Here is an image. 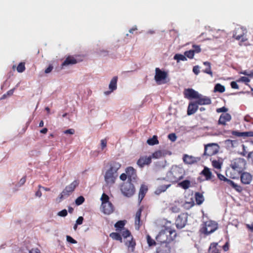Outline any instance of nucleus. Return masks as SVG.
<instances>
[{"mask_svg":"<svg viewBox=\"0 0 253 253\" xmlns=\"http://www.w3.org/2000/svg\"><path fill=\"white\" fill-rule=\"evenodd\" d=\"M231 120V116L229 113L222 114L218 121V125L225 126L226 123L230 121Z\"/></svg>","mask_w":253,"mask_h":253,"instance_id":"4468645a","label":"nucleus"},{"mask_svg":"<svg viewBox=\"0 0 253 253\" xmlns=\"http://www.w3.org/2000/svg\"><path fill=\"white\" fill-rule=\"evenodd\" d=\"M75 130L73 128H70V129H67L65 131H64V133L65 134H73L75 133Z\"/></svg>","mask_w":253,"mask_h":253,"instance_id":"bf43d9fd","label":"nucleus"},{"mask_svg":"<svg viewBox=\"0 0 253 253\" xmlns=\"http://www.w3.org/2000/svg\"><path fill=\"white\" fill-rule=\"evenodd\" d=\"M126 172L127 176V181H134L137 177L136 170L132 167H128L126 169Z\"/></svg>","mask_w":253,"mask_h":253,"instance_id":"f8f14e48","label":"nucleus"},{"mask_svg":"<svg viewBox=\"0 0 253 253\" xmlns=\"http://www.w3.org/2000/svg\"><path fill=\"white\" fill-rule=\"evenodd\" d=\"M110 237L113 239L122 242V238L120 234L116 232H113L110 234Z\"/></svg>","mask_w":253,"mask_h":253,"instance_id":"72a5a7b5","label":"nucleus"},{"mask_svg":"<svg viewBox=\"0 0 253 253\" xmlns=\"http://www.w3.org/2000/svg\"><path fill=\"white\" fill-rule=\"evenodd\" d=\"M152 162L151 156H141L137 162V165L140 168H143L145 165H149Z\"/></svg>","mask_w":253,"mask_h":253,"instance_id":"ddd939ff","label":"nucleus"},{"mask_svg":"<svg viewBox=\"0 0 253 253\" xmlns=\"http://www.w3.org/2000/svg\"><path fill=\"white\" fill-rule=\"evenodd\" d=\"M85 201L84 197L82 196H80L78 197L75 200V204L77 206L82 205Z\"/></svg>","mask_w":253,"mask_h":253,"instance_id":"79ce46f5","label":"nucleus"},{"mask_svg":"<svg viewBox=\"0 0 253 253\" xmlns=\"http://www.w3.org/2000/svg\"><path fill=\"white\" fill-rule=\"evenodd\" d=\"M228 111V109L226 108L225 107H222L221 108H219L216 109V112L217 113H221V112H226Z\"/></svg>","mask_w":253,"mask_h":253,"instance_id":"6e6d98bb","label":"nucleus"},{"mask_svg":"<svg viewBox=\"0 0 253 253\" xmlns=\"http://www.w3.org/2000/svg\"><path fill=\"white\" fill-rule=\"evenodd\" d=\"M167 77L168 73L166 72L162 71L159 68H156L155 69V75L154 79L158 84L166 83L167 82L166 80Z\"/></svg>","mask_w":253,"mask_h":253,"instance_id":"6e6552de","label":"nucleus"},{"mask_svg":"<svg viewBox=\"0 0 253 253\" xmlns=\"http://www.w3.org/2000/svg\"><path fill=\"white\" fill-rule=\"evenodd\" d=\"M195 198L196 204L198 205H201L204 201V197L203 194L199 192H196L195 194Z\"/></svg>","mask_w":253,"mask_h":253,"instance_id":"c756f323","label":"nucleus"},{"mask_svg":"<svg viewBox=\"0 0 253 253\" xmlns=\"http://www.w3.org/2000/svg\"><path fill=\"white\" fill-rule=\"evenodd\" d=\"M232 134L238 137H253V131L239 132L237 131H233Z\"/></svg>","mask_w":253,"mask_h":253,"instance_id":"393cba45","label":"nucleus"},{"mask_svg":"<svg viewBox=\"0 0 253 253\" xmlns=\"http://www.w3.org/2000/svg\"><path fill=\"white\" fill-rule=\"evenodd\" d=\"M198 109V104L196 101L193 102H190L189 104L187 109V115H191L194 114Z\"/></svg>","mask_w":253,"mask_h":253,"instance_id":"412c9836","label":"nucleus"},{"mask_svg":"<svg viewBox=\"0 0 253 253\" xmlns=\"http://www.w3.org/2000/svg\"><path fill=\"white\" fill-rule=\"evenodd\" d=\"M219 248V246L217 243H211L209 247L208 252L209 253H221Z\"/></svg>","mask_w":253,"mask_h":253,"instance_id":"b1692460","label":"nucleus"},{"mask_svg":"<svg viewBox=\"0 0 253 253\" xmlns=\"http://www.w3.org/2000/svg\"><path fill=\"white\" fill-rule=\"evenodd\" d=\"M125 220H120L116 223L115 224V227L116 228L117 230H121L122 229L125 225Z\"/></svg>","mask_w":253,"mask_h":253,"instance_id":"f704fd0d","label":"nucleus"},{"mask_svg":"<svg viewBox=\"0 0 253 253\" xmlns=\"http://www.w3.org/2000/svg\"><path fill=\"white\" fill-rule=\"evenodd\" d=\"M229 185L231 186L237 191L240 192L243 190V188L241 186L235 183L233 181L231 180V181H229Z\"/></svg>","mask_w":253,"mask_h":253,"instance_id":"e433bc0d","label":"nucleus"},{"mask_svg":"<svg viewBox=\"0 0 253 253\" xmlns=\"http://www.w3.org/2000/svg\"><path fill=\"white\" fill-rule=\"evenodd\" d=\"M53 67L52 65H49L48 67L45 70L44 72L46 74L49 73L53 70Z\"/></svg>","mask_w":253,"mask_h":253,"instance_id":"052dcab7","label":"nucleus"},{"mask_svg":"<svg viewBox=\"0 0 253 253\" xmlns=\"http://www.w3.org/2000/svg\"><path fill=\"white\" fill-rule=\"evenodd\" d=\"M246 226L251 231L253 232V223L251 224H247Z\"/></svg>","mask_w":253,"mask_h":253,"instance_id":"774afa93","label":"nucleus"},{"mask_svg":"<svg viewBox=\"0 0 253 253\" xmlns=\"http://www.w3.org/2000/svg\"><path fill=\"white\" fill-rule=\"evenodd\" d=\"M183 162L187 164H193L197 162L196 158L192 156L184 154L183 157Z\"/></svg>","mask_w":253,"mask_h":253,"instance_id":"a878e982","label":"nucleus"},{"mask_svg":"<svg viewBox=\"0 0 253 253\" xmlns=\"http://www.w3.org/2000/svg\"><path fill=\"white\" fill-rule=\"evenodd\" d=\"M246 161L244 158H237L231 162L230 168L226 170V175L232 179L238 178L246 169Z\"/></svg>","mask_w":253,"mask_h":253,"instance_id":"f257e3e1","label":"nucleus"},{"mask_svg":"<svg viewBox=\"0 0 253 253\" xmlns=\"http://www.w3.org/2000/svg\"><path fill=\"white\" fill-rule=\"evenodd\" d=\"M169 176L171 182L173 183L177 182L183 178V170L177 166L172 167Z\"/></svg>","mask_w":253,"mask_h":253,"instance_id":"20e7f679","label":"nucleus"},{"mask_svg":"<svg viewBox=\"0 0 253 253\" xmlns=\"http://www.w3.org/2000/svg\"><path fill=\"white\" fill-rule=\"evenodd\" d=\"M178 185L184 189H187L190 187L191 182L189 180H185L179 182Z\"/></svg>","mask_w":253,"mask_h":253,"instance_id":"2f4dec72","label":"nucleus"},{"mask_svg":"<svg viewBox=\"0 0 253 253\" xmlns=\"http://www.w3.org/2000/svg\"><path fill=\"white\" fill-rule=\"evenodd\" d=\"M168 138L172 142H174L176 139V136L175 133H170L168 135Z\"/></svg>","mask_w":253,"mask_h":253,"instance_id":"3c124183","label":"nucleus"},{"mask_svg":"<svg viewBox=\"0 0 253 253\" xmlns=\"http://www.w3.org/2000/svg\"><path fill=\"white\" fill-rule=\"evenodd\" d=\"M25 69V63L24 62H20L16 68L17 71L19 73L23 72Z\"/></svg>","mask_w":253,"mask_h":253,"instance_id":"ea45409f","label":"nucleus"},{"mask_svg":"<svg viewBox=\"0 0 253 253\" xmlns=\"http://www.w3.org/2000/svg\"><path fill=\"white\" fill-rule=\"evenodd\" d=\"M166 155V152L164 150H158L152 154V158L154 159H159L164 157Z\"/></svg>","mask_w":253,"mask_h":253,"instance_id":"7c9ffc66","label":"nucleus"},{"mask_svg":"<svg viewBox=\"0 0 253 253\" xmlns=\"http://www.w3.org/2000/svg\"><path fill=\"white\" fill-rule=\"evenodd\" d=\"M187 221V214L184 213L179 215L175 220V224L177 228L181 229L186 224Z\"/></svg>","mask_w":253,"mask_h":253,"instance_id":"9d476101","label":"nucleus"},{"mask_svg":"<svg viewBox=\"0 0 253 253\" xmlns=\"http://www.w3.org/2000/svg\"><path fill=\"white\" fill-rule=\"evenodd\" d=\"M217 176L218 178L221 180V181H224L225 182H226L229 185V181H231V180L225 177L223 175L220 174V173H217Z\"/></svg>","mask_w":253,"mask_h":253,"instance_id":"c03bdc74","label":"nucleus"},{"mask_svg":"<svg viewBox=\"0 0 253 253\" xmlns=\"http://www.w3.org/2000/svg\"><path fill=\"white\" fill-rule=\"evenodd\" d=\"M244 35L245 33L242 28H237L234 32L233 37L237 40H240Z\"/></svg>","mask_w":253,"mask_h":253,"instance_id":"bb28decb","label":"nucleus"},{"mask_svg":"<svg viewBox=\"0 0 253 253\" xmlns=\"http://www.w3.org/2000/svg\"><path fill=\"white\" fill-rule=\"evenodd\" d=\"M67 214L68 213L67 210L64 209L59 211L58 213V215L62 217H65L67 215Z\"/></svg>","mask_w":253,"mask_h":253,"instance_id":"864d4df0","label":"nucleus"},{"mask_svg":"<svg viewBox=\"0 0 253 253\" xmlns=\"http://www.w3.org/2000/svg\"><path fill=\"white\" fill-rule=\"evenodd\" d=\"M173 59L176 60L177 62H179L180 61H186L187 60V58L185 55H182L181 54H176L174 57Z\"/></svg>","mask_w":253,"mask_h":253,"instance_id":"4c0bfd02","label":"nucleus"},{"mask_svg":"<svg viewBox=\"0 0 253 253\" xmlns=\"http://www.w3.org/2000/svg\"><path fill=\"white\" fill-rule=\"evenodd\" d=\"M79 61L73 56H67L64 62L62 63L61 66H67L77 64Z\"/></svg>","mask_w":253,"mask_h":253,"instance_id":"aec40b11","label":"nucleus"},{"mask_svg":"<svg viewBox=\"0 0 253 253\" xmlns=\"http://www.w3.org/2000/svg\"><path fill=\"white\" fill-rule=\"evenodd\" d=\"M248 158L250 159L253 164V151L250 152L248 155Z\"/></svg>","mask_w":253,"mask_h":253,"instance_id":"69168bd1","label":"nucleus"},{"mask_svg":"<svg viewBox=\"0 0 253 253\" xmlns=\"http://www.w3.org/2000/svg\"><path fill=\"white\" fill-rule=\"evenodd\" d=\"M109 198L108 196L107 195H106V194L103 193L102 195V196L101 198V200L102 201V204H103V203H105L110 202L109 201Z\"/></svg>","mask_w":253,"mask_h":253,"instance_id":"a18cd8bd","label":"nucleus"},{"mask_svg":"<svg viewBox=\"0 0 253 253\" xmlns=\"http://www.w3.org/2000/svg\"><path fill=\"white\" fill-rule=\"evenodd\" d=\"M176 232L174 230H172L170 228L165 227L162 229L158 235L156 236V239L157 242L160 244H168L174 240L176 237Z\"/></svg>","mask_w":253,"mask_h":253,"instance_id":"7ed1b4c3","label":"nucleus"},{"mask_svg":"<svg viewBox=\"0 0 253 253\" xmlns=\"http://www.w3.org/2000/svg\"><path fill=\"white\" fill-rule=\"evenodd\" d=\"M217 229V224L212 221L210 220L204 222L200 231L202 233L209 235Z\"/></svg>","mask_w":253,"mask_h":253,"instance_id":"423d86ee","label":"nucleus"},{"mask_svg":"<svg viewBox=\"0 0 253 253\" xmlns=\"http://www.w3.org/2000/svg\"><path fill=\"white\" fill-rule=\"evenodd\" d=\"M203 72L210 75L211 77H212V72L211 70V67H206V68L203 70Z\"/></svg>","mask_w":253,"mask_h":253,"instance_id":"603ef678","label":"nucleus"},{"mask_svg":"<svg viewBox=\"0 0 253 253\" xmlns=\"http://www.w3.org/2000/svg\"><path fill=\"white\" fill-rule=\"evenodd\" d=\"M199 98H196V102L198 105H209L211 104V100L210 98L207 96H203L201 94H199Z\"/></svg>","mask_w":253,"mask_h":253,"instance_id":"6ab92c4d","label":"nucleus"},{"mask_svg":"<svg viewBox=\"0 0 253 253\" xmlns=\"http://www.w3.org/2000/svg\"><path fill=\"white\" fill-rule=\"evenodd\" d=\"M193 49H192L194 53H200L201 51V49L200 48V46L199 45L194 44L192 46Z\"/></svg>","mask_w":253,"mask_h":253,"instance_id":"09e8293b","label":"nucleus"},{"mask_svg":"<svg viewBox=\"0 0 253 253\" xmlns=\"http://www.w3.org/2000/svg\"><path fill=\"white\" fill-rule=\"evenodd\" d=\"M241 181L244 184H249L252 180V175L249 172H242L240 175Z\"/></svg>","mask_w":253,"mask_h":253,"instance_id":"f3484780","label":"nucleus"},{"mask_svg":"<svg viewBox=\"0 0 253 253\" xmlns=\"http://www.w3.org/2000/svg\"><path fill=\"white\" fill-rule=\"evenodd\" d=\"M126 245L128 248H131L132 251H133L135 246V242L133 240L132 237L131 238V240L127 241L126 242Z\"/></svg>","mask_w":253,"mask_h":253,"instance_id":"58836bf2","label":"nucleus"},{"mask_svg":"<svg viewBox=\"0 0 253 253\" xmlns=\"http://www.w3.org/2000/svg\"><path fill=\"white\" fill-rule=\"evenodd\" d=\"M214 91L219 92L222 93L225 91V87L220 84H215L214 88Z\"/></svg>","mask_w":253,"mask_h":253,"instance_id":"c9c22d12","label":"nucleus"},{"mask_svg":"<svg viewBox=\"0 0 253 253\" xmlns=\"http://www.w3.org/2000/svg\"><path fill=\"white\" fill-rule=\"evenodd\" d=\"M142 209L141 208L139 209L138 210L136 211L135 217V224L136 226V228L139 229L140 226V217L141 215Z\"/></svg>","mask_w":253,"mask_h":253,"instance_id":"cd10ccee","label":"nucleus"},{"mask_svg":"<svg viewBox=\"0 0 253 253\" xmlns=\"http://www.w3.org/2000/svg\"><path fill=\"white\" fill-rule=\"evenodd\" d=\"M107 140L105 138L101 140V149H104L107 146Z\"/></svg>","mask_w":253,"mask_h":253,"instance_id":"4d7b16f0","label":"nucleus"},{"mask_svg":"<svg viewBox=\"0 0 253 253\" xmlns=\"http://www.w3.org/2000/svg\"><path fill=\"white\" fill-rule=\"evenodd\" d=\"M211 163L212 166L213 168L217 169H220L221 168L222 163H220L219 161L213 160Z\"/></svg>","mask_w":253,"mask_h":253,"instance_id":"a19ab883","label":"nucleus"},{"mask_svg":"<svg viewBox=\"0 0 253 253\" xmlns=\"http://www.w3.org/2000/svg\"><path fill=\"white\" fill-rule=\"evenodd\" d=\"M193 72L196 75H198L200 73L199 67L198 66H195L193 68Z\"/></svg>","mask_w":253,"mask_h":253,"instance_id":"13d9d810","label":"nucleus"},{"mask_svg":"<svg viewBox=\"0 0 253 253\" xmlns=\"http://www.w3.org/2000/svg\"><path fill=\"white\" fill-rule=\"evenodd\" d=\"M147 241L149 246H150L156 245V242L153 240L149 235L147 236Z\"/></svg>","mask_w":253,"mask_h":253,"instance_id":"de8ad7c7","label":"nucleus"},{"mask_svg":"<svg viewBox=\"0 0 253 253\" xmlns=\"http://www.w3.org/2000/svg\"><path fill=\"white\" fill-rule=\"evenodd\" d=\"M66 239L68 242L72 244H76L77 243V242L75 239H74L72 237L68 235L66 236Z\"/></svg>","mask_w":253,"mask_h":253,"instance_id":"5fc2aeb1","label":"nucleus"},{"mask_svg":"<svg viewBox=\"0 0 253 253\" xmlns=\"http://www.w3.org/2000/svg\"><path fill=\"white\" fill-rule=\"evenodd\" d=\"M232 88L234 89H238L239 88V85L237 84L236 82L233 81L230 84Z\"/></svg>","mask_w":253,"mask_h":253,"instance_id":"680f3d73","label":"nucleus"},{"mask_svg":"<svg viewBox=\"0 0 253 253\" xmlns=\"http://www.w3.org/2000/svg\"><path fill=\"white\" fill-rule=\"evenodd\" d=\"M184 55L189 59H192L194 56L195 53L192 50H189L188 51H186L184 52Z\"/></svg>","mask_w":253,"mask_h":253,"instance_id":"37998d69","label":"nucleus"},{"mask_svg":"<svg viewBox=\"0 0 253 253\" xmlns=\"http://www.w3.org/2000/svg\"><path fill=\"white\" fill-rule=\"evenodd\" d=\"M171 210L173 212H178L179 211V209L176 206L172 207Z\"/></svg>","mask_w":253,"mask_h":253,"instance_id":"0e129e2a","label":"nucleus"},{"mask_svg":"<svg viewBox=\"0 0 253 253\" xmlns=\"http://www.w3.org/2000/svg\"><path fill=\"white\" fill-rule=\"evenodd\" d=\"M117 81L118 77L117 76L114 77L112 78L109 85V88L110 89V91L105 92V93L106 94H109L110 92H112L116 89Z\"/></svg>","mask_w":253,"mask_h":253,"instance_id":"5701e85b","label":"nucleus"},{"mask_svg":"<svg viewBox=\"0 0 253 253\" xmlns=\"http://www.w3.org/2000/svg\"><path fill=\"white\" fill-rule=\"evenodd\" d=\"M101 208L102 211L107 214H110L114 211L113 206L110 202L101 204Z\"/></svg>","mask_w":253,"mask_h":253,"instance_id":"dca6fc26","label":"nucleus"},{"mask_svg":"<svg viewBox=\"0 0 253 253\" xmlns=\"http://www.w3.org/2000/svg\"><path fill=\"white\" fill-rule=\"evenodd\" d=\"M147 143L150 145H154L159 143L157 136L154 135L152 138H149L147 141Z\"/></svg>","mask_w":253,"mask_h":253,"instance_id":"473e14b6","label":"nucleus"},{"mask_svg":"<svg viewBox=\"0 0 253 253\" xmlns=\"http://www.w3.org/2000/svg\"><path fill=\"white\" fill-rule=\"evenodd\" d=\"M250 81V80L246 77H241L239 79L237 80V82H244L247 85H248V83H249Z\"/></svg>","mask_w":253,"mask_h":253,"instance_id":"49530a36","label":"nucleus"},{"mask_svg":"<svg viewBox=\"0 0 253 253\" xmlns=\"http://www.w3.org/2000/svg\"><path fill=\"white\" fill-rule=\"evenodd\" d=\"M148 191V187L146 185L144 184H142L141 185L138 194V199L139 200V202H141L142 199L145 197L147 192Z\"/></svg>","mask_w":253,"mask_h":253,"instance_id":"4be33fe9","label":"nucleus"},{"mask_svg":"<svg viewBox=\"0 0 253 253\" xmlns=\"http://www.w3.org/2000/svg\"><path fill=\"white\" fill-rule=\"evenodd\" d=\"M131 182L127 181L122 184L121 186V192L126 197H130L135 193V189Z\"/></svg>","mask_w":253,"mask_h":253,"instance_id":"39448f33","label":"nucleus"},{"mask_svg":"<svg viewBox=\"0 0 253 253\" xmlns=\"http://www.w3.org/2000/svg\"><path fill=\"white\" fill-rule=\"evenodd\" d=\"M170 249L169 244H160L156 249V253H170Z\"/></svg>","mask_w":253,"mask_h":253,"instance_id":"2eb2a0df","label":"nucleus"},{"mask_svg":"<svg viewBox=\"0 0 253 253\" xmlns=\"http://www.w3.org/2000/svg\"><path fill=\"white\" fill-rule=\"evenodd\" d=\"M79 182L77 180H74L70 184L66 186L60 195V198L62 199L64 197H68L71 194L76 188L79 185Z\"/></svg>","mask_w":253,"mask_h":253,"instance_id":"0eeeda50","label":"nucleus"},{"mask_svg":"<svg viewBox=\"0 0 253 253\" xmlns=\"http://www.w3.org/2000/svg\"><path fill=\"white\" fill-rule=\"evenodd\" d=\"M121 164L116 161H112L109 164V168L104 175V180L107 185H112L115 183L118 176V170L121 168Z\"/></svg>","mask_w":253,"mask_h":253,"instance_id":"f03ea898","label":"nucleus"},{"mask_svg":"<svg viewBox=\"0 0 253 253\" xmlns=\"http://www.w3.org/2000/svg\"><path fill=\"white\" fill-rule=\"evenodd\" d=\"M219 146L216 143H210L205 145L204 155L211 156L217 154L219 151Z\"/></svg>","mask_w":253,"mask_h":253,"instance_id":"1a4fd4ad","label":"nucleus"},{"mask_svg":"<svg viewBox=\"0 0 253 253\" xmlns=\"http://www.w3.org/2000/svg\"><path fill=\"white\" fill-rule=\"evenodd\" d=\"M122 235L124 238H127L131 235V233L128 230L126 229L122 232Z\"/></svg>","mask_w":253,"mask_h":253,"instance_id":"8fccbe9b","label":"nucleus"},{"mask_svg":"<svg viewBox=\"0 0 253 253\" xmlns=\"http://www.w3.org/2000/svg\"><path fill=\"white\" fill-rule=\"evenodd\" d=\"M170 184L162 185L157 187L155 191V193L157 195H159L162 192L167 190V189L170 186Z\"/></svg>","mask_w":253,"mask_h":253,"instance_id":"c85d7f7f","label":"nucleus"},{"mask_svg":"<svg viewBox=\"0 0 253 253\" xmlns=\"http://www.w3.org/2000/svg\"><path fill=\"white\" fill-rule=\"evenodd\" d=\"M29 253H41L40 250L37 248L32 249L29 251Z\"/></svg>","mask_w":253,"mask_h":253,"instance_id":"338daca9","label":"nucleus"},{"mask_svg":"<svg viewBox=\"0 0 253 253\" xmlns=\"http://www.w3.org/2000/svg\"><path fill=\"white\" fill-rule=\"evenodd\" d=\"M200 174L203 175L205 177L206 180H213L214 177L212 174L210 169L207 167H205L203 170L201 172Z\"/></svg>","mask_w":253,"mask_h":253,"instance_id":"a211bd4d","label":"nucleus"},{"mask_svg":"<svg viewBox=\"0 0 253 253\" xmlns=\"http://www.w3.org/2000/svg\"><path fill=\"white\" fill-rule=\"evenodd\" d=\"M83 220L84 218L82 216H80L76 220V223L78 224V225H81L83 223Z\"/></svg>","mask_w":253,"mask_h":253,"instance_id":"e2e57ef3","label":"nucleus"},{"mask_svg":"<svg viewBox=\"0 0 253 253\" xmlns=\"http://www.w3.org/2000/svg\"><path fill=\"white\" fill-rule=\"evenodd\" d=\"M185 98L188 99H196L199 98V93L192 88L185 89L183 92Z\"/></svg>","mask_w":253,"mask_h":253,"instance_id":"9b49d317","label":"nucleus"}]
</instances>
